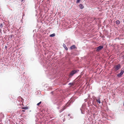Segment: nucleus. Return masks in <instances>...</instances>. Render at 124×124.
Returning a JSON list of instances; mask_svg holds the SVG:
<instances>
[{
    "mask_svg": "<svg viewBox=\"0 0 124 124\" xmlns=\"http://www.w3.org/2000/svg\"><path fill=\"white\" fill-rule=\"evenodd\" d=\"M79 71L78 70H72L70 73L69 75L70 78H71L75 73L78 72Z\"/></svg>",
    "mask_w": 124,
    "mask_h": 124,
    "instance_id": "nucleus-1",
    "label": "nucleus"
},
{
    "mask_svg": "<svg viewBox=\"0 0 124 124\" xmlns=\"http://www.w3.org/2000/svg\"><path fill=\"white\" fill-rule=\"evenodd\" d=\"M62 101L61 100H59V99H58L54 101V103L57 106H59L62 104Z\"/></svg>",
    "mask_w": 124,
    "mask_h": 124,
    "instance_id": "nucleus-2",
    "label": "nucleus"
},
{
    "mask_svg": "<svg viewBox=\"0 0 124 124\" xmlns=\"http://www.w3.org/2000/svg\"><path fill=\"white\" fill-rule=\"evenodd\" d=\"M69 102H68L65 105V106H64L63 107V108H62L60 110H59V112L60 113L61 112H62L63 110H64L66 108L69 106L70 105H69Z\"/></svg>",
    "mask_w": 124,
    "mask_h": 124,
    "instance_id": "nucleus-3",
    "label": "nucleus"
},
{
    "mask_svg": "<svg viewBox=\"0 0 124 124\" xmlns=\"http://www.w3.org/2000/svg\"><path fill=\"white\" fill-rule=\"evenodd\" d=\"M124 72V71L123 70H121L120 72L117 75V76L118 78L121 77V76L123 75Z\"/></svg>",
    "mask_w": 124,
    "mask_h": 124,
    "instance_id": "nucleus-4",
    "label": "nucleus"
},
{
    "mask_svg": "<svg viewBox=\"0 0 124 124\" xmlns=\"http://www.w3.org/2000/svg\"><path fill=\"white\" fill-rule=\"evenodd\" d=\"M121 68V65L120 64H118L116 65L115 67V70L116 71L118 70Z\"/></svg>",
    "mask_w": 124,
    "mask_h": 124,
    "instance_id": "nucleus-5",
    "label": "nucleus"
},
{
    "mask_svg": "<svg viewBox=\"0 0 124 124\" xmlns=\"http://www.w3.org/2000/svg\"><path fill=\"white\" fill-rule=\"evenodd\" d=\"M103 48L102 46H100L96 48V51L97 52L99 51L101 49Z\"/></svg>",
    "mask_w": 124,
    "mask_h": 124,
    "instance_id": "nucleus-6",
    "label": "nucleus"
},
{
    "mask_svg": "<svg viewBox=\"0 0 124 124\" xmlns=\"http://www.w3.org/2000/svg\"><path fill=\"white\" fill-rule=\"evenodd\" d=\"M100 99V98L99 97H98L97 99L96 100V102H98L99 104H100L101 103Z\"/></svg>",
    "mask_w": 124,
    "mask_h": 124,
    "instance_id": "nucleus-7",
    "label": "nucleus"
},
{
    "mask_svg": "<svg viewBox=\"0 0 124 124\" xmlns=\"http://www.w3.org/2000/svg\"><path fill=\"white\" fill-rule=\"evenodd\" d=\"M79 7L81 9H82L84 8V6L82 4H80L79 5Z\"/></svg>",
    "mask_w": 124,
    "mask_h": 124,
    "instance_id": "nucleus-8",
    "label": "nucleus"
},
{
    "mask_svg": "<svg viewBox=\"0 0 124 124\" xmlns=\"http://www.w3.org/2000/svg\"><path fill=\"white\" fill-rule=\"evenodd\" d=\"M3 25L2 23H1L0 24V32H1V29L2 28Z\"/></svg>",
    "mask_w": 124,
    "mask_h": 124,
    "instance_id": "nucleus-9",
    "label": "nucleus"
},
{
    "mask_svg": "<svg viewBox=\"0 0 124 124\" xmlns=\"http://www.w3.org/2000/svg\"><path fill=\"white\" fill-rule=\"evenodd\" d=\"M76 48L75 46V45H73L71 46L70 47L71 49H73L75 48Z\"/></svg>",
    "mask_w": 124,
    "mask_h": 124,
    "instance_id": "nucleus-10",
    "label": "nucleus"
},
{
    "mask_svg": "<svg viewBox=\"0 0 124 124\" xmlns=\"http://www.w3.org/2000/svg\"><path fill=\"white\" fill-rule=\"evenodd\" d=\"M63 46L64 47L65 49L66 50H68V48L66 47V46L64 44H63Z\"/></svg>",
    "mask_w": 124,
    "mask_h": 124,
    "instance_id": "nucleus-11",
    "label": "nucleus"
},
{
    "mask_svg": "<svg viewBox=\"0 0 124 124\" xmlns=\"http://www.w3.org/2000/svg\"><path fill=\"white\" fill-rule=\"evenodd\" d=\"M116 24H119L120 23V22L119 20H117L116 21Z\"/></svg>",
    "mask_w": 124,
    "mask_h": 124,
    "instance_id": "nucleus-12",
    "label": "nucleus"
},
{
    "mask_svg": "<svg viewBox=\"0 0 124 124\" xmlns=\"http://www.w3.org/2000/svg\"><path fill=\"white\" fill-rule=\"evenodd\" d=\"M55 36V33H53V34H51L50 35V37H53Z\"/></svg>",
    "mask_w": 124,
    "mask_h": 124,
    "instance_id": "nucleus-13",
    "label": "nucleus"
},
{
    "mask_svg": "<svg viewBox=\"0 0 124 124\" xmlns=\"http://www.w3.org/2000/svg\"><path fill=\"white\" fill-rule=\"evenodd\" d=\"M85 105L84 104H83L82 105V109H85Z\"/></svg>",
    "mask_w": 124,
    "mask_h": 124,
    "instance_id": "nucleus-14",
    "label": "nucleus"
},
{
    "mask_svg": "<svg viewBox=\"0 0 124 124\" xmlns=\"http://www.w3.org/2000/svg\"><path fill=\"white\" fill-rule=\"evenodd\" d=\"M80 110L81 111V113L82 114H85L84 111H83L81 108L80 109Z\"/></svg>",
    "mask_w": 124,
    "mask_h": 124,
    "instance_id": "nucleus-15",
    "label": "nucleus"
},
{
    "mask_svg": "<svg viewBox=\"0 0 124 124\" xmlns=\"http://www.w3.org/2000/svg\"><path fill=\"white\" fill-rule=\"evenodd\" d=\"M74 84L73 83H70L68 85H73Z\"/></svg>",
    "mask_w": 124,
    "mask_h": 124,
    "instance_id": "nucleus-16",
    "label": "nucleus"
},
{
    "mask_svg": "<svg viewBox=\"0 0 124 124\" xmlns=\"http://www.w3.org/2000/svg\"><path fill=\"white\" fill-rule=\"evenodd\" d=\"M41 103V102L40 101L39 103L38 104H37V106H39L40 104Z\"/></svg>",
    "mask_w": 124,
    "mask_h": 124,
    "instance_id": "nucleus-17",
    "label": "nucleus"
},
{
    "mask_svg": "<svg viewBox=\"0 0 124 124\" xmlns=\"http://www.w3.org/2000/svg\"><path fill=\"white\" fill-rule=\"evenodd\" d=\"M22 109H28V108L27 107H23L22 108Z\"/></svg>",
    "mask_w": 124,
    "mask_h": 124,
    "instance_id": "nucleus-18",
    "label": "nucleus"
},
{
    "mask_svg": "<svg viewBox=\"0 0 124 124\" xmlns=\"http://www.w3.org/2000/svg\"><path fill=\"white\" fill-rule=\"evenodd\" d=\"M80 1V0H77L76 2V3H79Z\"/></svg>",
    "mask_w": 124,
    "mask_h": 124,
    "instance_id": "nucleus-19",
    "label": "nucleus"
},
{
    "mask_svg": "<svg viewBox=\"0 0 124 124\" xmlns=\"http://www.w3.org/2000/svg\"><path fill=\"white\" fill-rule=\"evenodd\" d=\"M7 46H5V48L6 49V50L7 49Z\"/></svg>",
    "mask_w": 124,
    "mask_h": 124,
    "instance_id": "nucleus-20",
    "label": "nucleus"
},
{
    "mask_svg": "<svg viewBox=\"0 0 124 124\" xmlns=\"http://www.w3.org/2000/svg\"><path fill=\"white\" fill-rule=\"evenodd\" d=\"M10 36L11 38H12L13 37V36L12 35H11Z\"/></svg>",
    "mask_w": 124,
    "mask_h": 124,
    "instance_id": "nucleus-21",
    "label": "nucleus"
},
{
    "mask_svg": "<svg viewBox=\"0 0 124 124\" xmlns=\"http://www.w3.org/2000/svg\"><path fill=\"white\" fill-rule=\"evenodd\" d=\"M57 108L58 109L60 108V106H59V107H58Z\"/></svg>",
    "mask_w": 124,
    "mask_h": 124,
    "instance_id": "nucleus-22",
    "label": "nucleus"
},
{
    "mask_svg": "<svg viewBox=\"0 0 124 124\" xmlns=\"http://www.w3.org/2000/svg\"><path fill=\"white\" fill-rule=\"evenodd\" d=\"M53 91H52V92H51V93L52 94L53 93Z\"/></svg>",
    "mask_w": 124,
    "mask_h": 124,
    "instance_id": "nucleus-23",
    "label": "nucleus"
},
{
    "mask_svg": "<svg viewBox=\"0 0 124 124\" xmlns=\"http://www.w3.org/2000/svg\"><path fill=\"white\" fill-rule=\"evenodd\" d=\"M23 112H24L25 111L24 110H23L22 111Z\"/></svg>",
    "mask_w": 124,
    "mask_h": 124,
    "instance_id": "nucleus-24",
    "label": "nucleus"
},
{
    "mask_svg": "<svg viewBox=\"0 0 124 124\" xmlns=\"http://www.w3.org/2000/svg\"><path fill=\"white\" fill-rule=\"evenodd\" d=\"M70 118H73V117H70Z\"/></svg>",
    "mask_w": 124,
    "mask_h": 124,
    "instance_id": "nucleus-25",
    "label": "nucleus"
},
{
    "mask_svg": "<svg viewBox=\"0 0 124 124\" xmlns=\"http://www.w3.org/2000/svg\"><path fill=\"white\" fill-rule=\"evenodd\" d=\"M123 106H124V103H123Z\"/></svg>",
    "mask_w": 124,
    "mask_h": 124,
    "instance_id": "nucleus-26",
    "label": "nucleus"
},
{
    "mask_svg": "<svg viewBox=\"0 0 124 124\" xmlns=\"http://www.w3.org/2000/svg\"><path fill=\"white\" fill-rule=\"evenodd\" d=\"M69 115H68V116H69Z\"/></svg>",
    "mask_w": 124,
    "mask_h": 124,
    "instance_id": "nucleus-27",
    "label": "nucleus"
}]
</instances>
